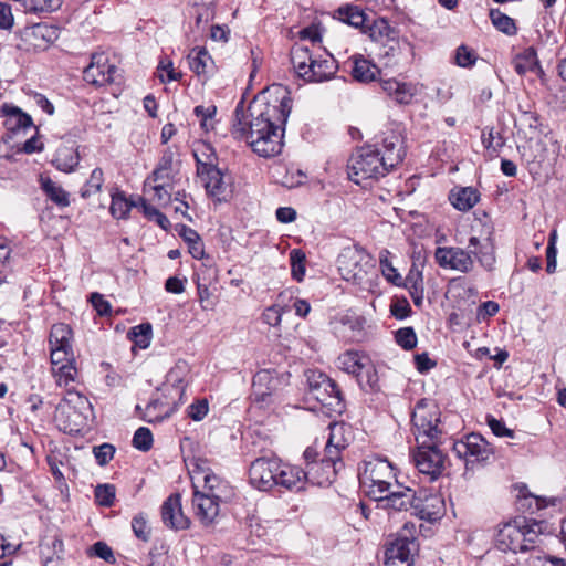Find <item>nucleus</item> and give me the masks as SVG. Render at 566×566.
I'll use <instances>...</instances> for the list:
<instances>
[{
  "instance_id": "338daca9",
  "label": "nucleus",
  "mask_w": 566,
  "mask_h": 566,
  "mask_svg": "<svg viewBox=\"0 0 566 566\" xmlns=\"http://www.w3.org/2000/svg\"><path fill=\"white\" fill-rule=\"evenodd\" d=\"M518 123L522 127H526L530 133L537 132L541 125L538 115L533 112H523L518 118Z\"/></svg>"
},
{
  "instance_id": "f704fd0d",
  "label": "nucleus",
  "mask_w": 566,
  "mask_h": 566,
  "mask_svg": "<svg viewBox=\"0 0 566 566\" xmlns=\"http://www.w3.org/2000/svg\"><path fill=\"white\" fill-rule=\"evenodd\" d=\"M190 69L202 75L212 69L213 61L205 48L193 49L188 55Z\"/></svg>"
},
{
  "instance_id": "7ed1b4c3",
  "label": "nucleus",
  "mask_w": 566,
  "mask_h": 566,
  "mask_svg": "<svg viewBox=\"0 0 566 566\" xmlns=\"http://www.w3.org/2000/svg\"><path fill=\"white\" fill-rule=\"evenodd\" d=\"M310 45L295 43L290 52L296 75L307 83H322L333 78L338 70L337 61L321 48L323 38H307Z\"/></svg>"
},
{
  "instance_id": "c03bdc74",
  "label": "nucleus",
  "mask_w": 566,
  "mask_h": 566,
  "mask_svg": "<svg viewBox=\"0 0 566 566\" xmlns=\"http://www.w3.org/2000/svg\"><path fill=\"white\" fill-rule=\"evenodd\" d=\"M389 251L382 250L379 255V263L382 275L387 279L388 282L392 283L396 286L402 285V276L398 273V271L394 268L392 263L389 260Z\"/></svg>"
},
{
  "instance_id": "9b49d317",
  "label": "nucleus",
  "mask_w": 566,
  "mask_h": 566,
  "mask_svg": "<svg viewBox=\"0 0 566 566\" xmlns=\"http://www.w3.org/2000/svg\"><path fill=\"white\" fill-rule=\"evenodd\" d=\"M280 460L276 458H258L250 464L249 482L260 491H270L276 486Z\"/></svg>"
},
{
  "instance_id": "a878e982",
  "label": "nucleus",
  "mask_w": 566,
  "mask_h": 566,
  "mask_svg": "<svg viewBox=\"0 0 566 566\" xmlns=\"http://www.w3.org/2000/svg\"><path fill=\"white\" fill-rule=\"evenodd\" d=\"M1 114L6 117L4 125L8 130L15 132L33 125L31 116L18 106L4 103L1 106Z\"/></svg>"
},
{
  "instance_id": "2f4dec72",
  "label": "nucleus",
  "mask_w": 566,
  "mask_h": 566,
  "mask_svg": "<svg viewBox=\"0 0 566 566\" xmlns=\"http://www.w3.org/2000/svg\"><path fill=\"white\" fill-rule=\"evenodd\" d=\"M449 199L455 209L468 211L476 205L480 193L473 187H463L457 191L452 190Z\"/></svg>"
},
{
  "instance_id": "473e14b6",
  "label": "nucleus",
  "mask_w": 566,
  "mask_h": 566,
  "mask_svg": "<svg viewBox=\"0 0 566 566\" xmlns=\"http://www.w3.org/2000/svg\"><path fill=\"white\" fill-rule=\"evenodd\" d=\"M369 359L356 350H347L338 357L339 368L356 377L366 368Z\"/></svg>"
},
{
  "instance_id": "9d476101",
  "label": "nucleus",
  "mask_w": 566,
  "mask_h": 566,
  "mask_svg": "<svg viewBox=\"0 0 566 566\" xmlns=\"http://www.w3.org/2000/svg\"><path fill=\"white\" fill-rule=\"evenodd\" d=\"M452 451L459 459L469 462L485 461L493 453L490 443L480 433H470L452 442Z\"/></svg>"
},
{
  "instance_id": "6ab92c4d",
  "label": "nucleus",
  "mask_w": 566,
  "mask_h": 566,
  "mask_svg": "<svg viewBox=\"0 0 566 566\" xmlns=\"http://www.w3.org/2000/svg\"><path fill=\"white\" fill-rule=\"evenodd\" d=\"M308 474H312V472L280 461L276 486L284 488L289 491H301L304 489L306 482L311 483Z\"/></svg>"
},
{
  "instance_id": "4468645a",
  "label": "nucleus",
  "mask_w": 566,
  "mask_h": 566,
  "mask_svg": "<svg viewBox=\"0 0 566 566\" xmlns=\"http://www.w3.org/2000/svg\"><path fill=\"white\" fill-rule=\"evenodd\" d=\"M116 72V66L108 64L107 57L103 53H96L92 55L91 64L84 69L83 78L88 84L103 86L115 81Z\"/></svg>"
},
{
  "instance_id": "1a4fd4ad",
  "label": "nucleus",
  "mask_w": 566,
  "mask_h": 566,
  "mask_svg": "<svg viewBox=\"0 0 566 566\" xmlns=\"http://www.w3.org/2000/svg\"><path fill=\"white\" fill-rule=\"evenodd\" d=\"M418 549L419 544L412 535L399 534L386 547L385 566H413V557Z\"/></svg>"
},
{
  "instance_id": "680f3d73",
  "label": "nucleus",
  "mask_w": 566,
  "mask_h": 566,
  "mask_svg": "<svg viewBox=\"0 0 566 566\" xmlns=\"http://www.w3.org/2000/svg\"><path fill=\"white\" fill-rule=\"evenodd\" d=\"M74 361L73 349H66V347L51 346V363L52 367L57 368L62 364H69Z\"/></svg>"
},
{
  "instance_id": "f257e3e1",
  "label": "nucleus",
  "mask_w": 566,
  "mask_h": 566,
  "mask_svg": "<svg viewBox=\"0 0 566 566\" xmlns=\"http://www.w3.org/2000/svg\"><path fill=\"white\" fill-rule=\"evenodd\" d=\"M292 109V99L284 96L277 105L254 99L248 107L241 99L234 109L231 134L245 140L260 157L281 154L284 126Z\"/></svg>"
},
{
  "instance_id": "6e6d98bb",
  "label": "nucleus",
  "mask_w": 566,
  "mask_h": 566,
  "mask_svg": "<svg viewBox=\"0 0 566 566\" xmlns=\"http://www.w3.org/2000/svg\"><path fill=\"white\" fill-rule=\"evenodd\" d=\"M329 437L327 439V443L333 447H337L340 450H344L348 446V439L345 438V427L340 423H332L328 427Z\"/></svg>"
},
{
  "instance_id": "72a5a7b5",
  "label": "nucleus",
  "mask_w": 566,
  "mask_h": 566,
  "mask_svg": "<svg viewBox=\"0 0 566 566\" xmlns=\"http://www.w3.org/2000/svg\"><path fill=\"white\" fill-rule=\"evenodd\" d=\"M517 523L523 532L524 544H528L527 551L533 549L539 536L543 534L545 528L544 522L536 520L527 521L525 517H517Z\"/></svg>"
},
{
  "instance_id": "09e8293b",
  "label": "nucleus",
  "mask_w": 566,
  "mask_h": 566,
  "mask_svg": "<svg viewBox=\"0 0 566 566\" xmlns=\"http://www.w3.org/2000/svg\"><path fill=\"white\" fill-rule=\"evenodd\" d=\"M96 502L104 507H111L114 504L116 488L114 484H98L94 491Z\"/></svg>"
},
{
  "instance_id": "774afa93",
  "label": "nucleus",
  "mask_w": 566,
  "mask_h": 566,
  "mask_svg": "<svg viewBox=\"0 0 566 566\" xmlns=\"http://www.w3.org/2000/svg\"><path fill=\"white\" fill-rule=\"evenodd\" d=\"M203 476V489L206 490V493H216V490L220 488L221 480L219 476H217L211 470H203L202 471Z\"/></svg>"
},
{
  "instance_id": "20e7f679",
  "label": "nucleus",
  "mask_w": 566,
  "mask_h": 566,
  "mask_svg": "<svg viewBox=\"0 0 566 566\" xmlns=\"http://www.w3.org/2000/svg\"><path fill=\"white\" fill-rule=\"evenodd\" d=\"M468 248H473V250H464L460 247H438L434 252L436 262L442 269L469 273L473 270L474 259H476L486 271L494 270L495 247L490 238L481 242L478 237H471Z\"/></svg>"
},
{
  "instance_id": "864d4df0",
  "label": "nucleus",
  "mask_w": 566,
  "mask_h": 566,
  "mask_svg": "<svg viewBox=\"0 0 566 566\" xmlns=\"http://www.w3.org/2000/svg\"><path fill=\"white\" fill-rule=\"evenodd\" d=\"M104 182L103 171L101 168H95L90 179L86 181L85 186L81 190V196L83 198H88L94 193L101 191L102 185Z\"/></svg>"
},
{
  "instance_id": "7c9ffc66",
  "label": "nucleus",
  "mask_w": 566,
  "mask_h": 566,
  "mask_svg": "<svg viewBox=\"0 0 566 566\" xmlns=\"http://www.w3.org/2000/svg\"><path fill=\"white\" fill-rule=\"evenodd\" d=\"M63 548V541L56 536L43 541L40 544L43 566H56L62 559Z\"/></svg>"
},
{
  "instance_id": "bf43d9fd",
  "label": "nucleus",
  "mask_w": 566,
  "mask_h": 566,
  "mask_svg": "<svg viewBox=\"0 0 566 566\" xmlns=\"http://www.w3.org/2000/svg\"><path fill=\"white\" fill-rule=\"evenodd\" d=\"M116 448L112 443H102L93 447V454L101 467H105L114 458Z\"/></svg>"
},
{
  "instance_id": "0e129e2a",
  "label": "nucleus",
  "mask_w": 566,
  "mask_h": 566,
  "mask_svg": "<svg viewBox=\"0 0 566 566\" xmlns=\"http://www.w3.org/2000/svg\"><path fill=\"white\" fill-rule=\"evenodd\" d=\"M488 426L496 437L514 438L515 432L512 429L506 428L505 423L501 420L489 416L486 419Z\"/></svg>"
},
{
  "instance_id": "6e6552de",
  "label": "nucleus",
  "mask_w": 566,
  "mask_h": 566,
  "mask_svg": "<svg viewBox=\"0 0 566 566\" xmlns=\"http://www.w3.org/2000/svg\"><path fill=\"white\" fill-rule=\"evenodd\" d=\"M308 394L323 406L343 408L344 397L338 385L327 375L317 370L306 373Z\"/></svg>"
},
{
  "instance_id": "5fc2aeb1",
  "label": "nucleus",
  "mask_w": 566,
  "mask_h": 566,
  "mask_svg": "<svg viewBox=\"0 0 566 566\" xmlns=\"http://www.w3.org/2000/svg\"><path fill=\"white\" fill-rule=\"evenodd\" d=\"M132 443L137 450L144 452L150 450L153 447L151 431L146 427L138 428L134 433Z\"/></svg>"
},
{
  "instance_id": "393cba45",
  "label": "nucleus",
  "mask_w": 566,
  "mask_h": 566,
  "mask_svg": "<svg viewBox=\"0 0 566 566\" xmlns=\"http://www.w3.org/2000/svg\"><path fill=\"white\" fill-rule=\"evenodd\" d=\"M512 63L515 72L518 75H525L527 72L535 73L538 76H542L544 74V71L539 65L536 51L532 46L516 54Z\"/></svg>"
},
{
  "instance_id": "49530a36",
  "label": "nucleus",
  "mask_w": 566,
  "mask_h": 566,
  "mask_svg": "<svg viewBox=\"0 0 566 566\" xmlns=\"http://www.w3.org/2000/svg\"><path fill=\"white\" fill-rule=\"evenodd\" d=\"M157 76L160 83H168L179 81L182 76L181 72L175 70L172 61L168 57H163L157 66Z\"/></svg>"
},
{
  "instance_id": "4d7b16f0",
  "label": "nucleus",
  "mask_w": 566,
  "mask_h": 566,
  "mask_svg": "<svg viewBox=\"0 0 566 566\" xmlns=\"http://www.w3.org/2000/svg\"><path fill=\"white\" fill-rule=\"evenodd\" d=\"M482 143L486 149L496 153L504 146L505 139L494 128H490L488 132L485 129L482 132Z\"/></svg>"
},
{
  "instance_id": "f3484780",
  "label": "nucleus",
  "mask_w": 566,
  "mask_h": 566,
  "mask_svg": "<svg viewBox=\"0 0 566 566\" xmlns=\"http://www.w3.org/2000/svg\"><path fill=\"white\" fill-rule=\"evenodd\" d=\"M220 495L218 493H206L195 489L192 496V506L196 516L205 525L213 523L219 514Z\"/></svg>"
},
{
  "instance_id": "b1692460",
  "label": "nucleus",
  "mask_w": 566,
  "mask_h": 566,
  "mask_svg": "<svg viewBox=\"0 0 566 566\" xmlns=\"http://www.w3.org/2000/svg\"><path fill=\"white\" fill-rule=\"evenodd\" d=\"M333 18L338 22L346 23L361 30L363 32H365V28H369V21L366 13L357 6L347 4L345 7H340L335 11Z\"/></svg>"
},
{
  "instance_id": "603ef678",
  "label": "nucleus",
  "mask_w": 566,
  "mask_h": 566,
  "mask_svg": "<svg viewBox=\"0 0 566 566\" xmlns=\"http://www.w3.org/2000/svg\"><path fill=\"white\" fill-rule=\"evenodd\" d=\"M86 552L88 556L98 557L108 564L113 565L116 563V557L114 555L112 547L105 542L98 541L94 543L92 546L87 548Z\"/></svg>"
},
{
  "instance_id": "5701e85b",
  "label": "nucleus",
  "mask_w": 566,
  "mask_h": 566,
  "mask_svg": "<svg viewBox=\"0 0 566 566\" xmlns=\"http://www.w3.org/2000/svg\"><path fill=\"white\" fill-rule=\"evenodd\" d=\"M340 449L333 447L326 442L324 450V458L322 459V465L326 468V474L322 478H311V483L314 485H328L337 475V463L340 462Z\"/></svg>"
},
{
  "instance_id": "37998d69",
  "label": "nucleus",
  "mask_w": 566,
  "mask_h": 566,
  "mask_svg": "<svg viewBox=\"0 0 566 566\" xmlns=\"http://www.w3.org/2000/svg\"><path fill=\"white\" fill-rule=\"evenodd\" d=\"M172 164H174V153L170 148L164 150L158 166L153 171L154 181H159L161 179H169L172 172Z\"/></svg>"
},
{
  "instance_id": "423d86ee",
  "label": "nucleus",
  "mask_w": 566,
  "mask_h": 566,
  "mask_svg": "<svg viewBox=\"0 0 566 566\" xmlns=\"http://www.w3.org/2000/svg\"><path fill=\"white\" fill-rule=\"evenodd\" d=\"M391 496L387 504L396 512L411 511L412 515L427 522L440 520L444 514V500L436 492L406 486Z\"/></svg>"
},
{
  "instance_id": "c756f323",
  "label": "nucleus",
  "mask_w": 566,
  "mask_h": 566,
  "mask_svg": "<svg viewBox=\"0 0 566 566\" xmlns=\"http://www.w3.org/2000/svg\"><path fill=\"white\" fill-rule=\"evenodd\" d=\"M401 286L409 291L413 304L417 307H421L423 303V277L422 272L415 264L411 266L406 279L402 280Z\"/></svg>"
},
{
  "instance_id": "f03ea898",
  "label": "nucleus",
  "mask_w": 566,
  "mask_h": 566,
  "mask_svg": "<svg viewBox=\"0 0 566 566\" xmlns=\"http://www.w3.org/2000/svg\"><path fill=\"white\" fill-rule=\"evenodd\" d=\"M440 410L437 405L429 403L424 399L417 402L411 422L415 429L416 440L419 443L413 460L420 473L436 480L444 468L446 455L438 448L442 430L440 424Z\"/></svg>"
},
{
  "instance_id": "c9c22d12",
  "label": "nucleus",
  "mask_w": 566,
  "mask_h": 566,
  "mask_svg": "<svg viewBox=\"0 0 566 566\" xmlns=\"http://www.w3.org/2000/svg\"><path fill=\"white\" fill-rule=\"evenodd\" d=\"M133 207H137V197L126 198L123 192L112 195L109 211L114 218L126 219Z\"/></svg>"
},
{
  "instance_id": "e2e57ef3",
  "label": "nucleus",
  "mask_w": 566,
  "mask_h": 566,
  "mask_svg": "<svg viewBox=\"0 0 566 566\" xmlns=\"http://www.w3.org/2000/svg\"><path fill=\"white\" fill-rule=\"evenodd\" d=\"M518 502L522 507L527 506V509L532 507V502H535L536 510H539L542 507H545L544 500H542L538 496H534L532 493L528 492L527 486L525 484L518 486Z\"/></svg>"
},
{
  "instance_id": "4c0bfd02",
  "label": "nucleus",
  "mask_w": 566,
  "mask_h": 566,
  "mask_svg": "<svg viewBox=\"0 0 566 566\" xmlns=\"http://www.w3.org/2000/svg\"><path fill=\"white\" fill-rule=\"evenodd\" d=\"M41 186L48 198L59 207L64 208L70 205L69 192H66L61 186H57L50 178H42Z\"/></svg>"
},
{
  "instance_id": "a211bd4d",
  "label": "nucleus",
  "mask_w": 566,
  "mask_h": 566,
  "mask_svg": "<svg viewBox=\"0 0 566 566\" xmlns=\"http://www.w3.org/2000/svg\"><path fill=\"white\" fill-rule=\"evenodd\" d=\"M496 543L501 551L513 553L527 552L528 544H524L523 532L521 531L517 517L505 523L496 534Z\"/></svg>"
},
{
  "instance_id": "ea45409f",
  "label": "nucleus",
  "mask_w": 566,
  "mask_h": 566,
  "mask_svg": "<svg viewBox=\"0 0 566 566\" xmlns=\"http://www.w3.org/2000/svg\"><path fill=\"white\" fill-rule=\"evenodd\" d=\"M52 373L55 377L57 386L65 387L66 390L71 389L70 386L75 382L77 377V369L74 365V361L62 364L57 368L52 367Z\"/></svg>"
},
{
  "instance_id": "dca6fc26",
  "label": "nucleus",
  "mask_w": 566,
  "mask_h": 566,
  "mask_svg": "<svg viewBox=\"0 0 566 566\" xmlns=\"http://www.w3.org/2000/svg\"><path fill=\"white\" fill-rule=\"evenodd\" d=\"M92 411H81L73 409L69 405H57L55 410V420L60 429L65 433H78L87 424Z\"/></svg>"
},
{
  "instance_id": "a19ab883",
  "label": "nucleus",
  "mask_w": 566,
  "mask_h": 566,
  "mask_svg": "<svg viewBox=\"0 0 566 566\" xmlns=\"http://www.w3.org/2000/svg\"><path fill=\"white\" fill-rule=\"evenodd\" d=\"M127 335L136 346L145 349L150 345L153 327L149 323H143L132 327Z\"/></svg>"
},
{
  "instance_id": "2eb2a0df",
  "label": "nucleus",
  "mask_w": 566,
  "mask_h": 566,
  "mask_svg": "<svg viewBox=\"0 0 566 566\" xmlns=\"http://www.w3.org/2000/svg\"><path fill=\"white\" fill-rule=\"evenodd\" d=\"M160 514L164 525L170 530L184 531L190 526V520L182 512L179 493L170 494L164 501Z\"/></svg>"
},
{
  "instance_id": "cd10ccee",
  "label": "nucleus",
  "mask_w": 566,
  "mask_h": 566,
  "mask_svg": "<svg viewBox=\"0 0 566 566\" xmlns=\"http://www.w3.org/2000/svg\"><path fill=\"white\" fill-rule=\"evenodd\" d=\"M80 156L74 145L60 146L52 160L53 166L63 172H71L78 165Z\"/></svg>"
},
{
  "instance_id": "412c9836",
  "label": "nucleus",
  "mask_w": 566,
  "mask_h": 566,
  "mask_svg": "<svg viewBox=\"0 0 566 566\" xmlns=\"http://www.w3.org/2000/svg\"><path fill=\"white\" fill-rule=\"evenodd\" d=\"M406 155L402 147V139L398 134L391 133L382 140L380 158L388 171L399 165Z\"/></svg>"
},
{
  "instance_id": "052dcab7",
  "label": "nucleus",
  "mask_w": 566,
  "mask_h": 566,
  "mask_svg": "<svg viewBox=\"0 0 566 566\" xmlns=\"http://www.w3.org/2000/svg\"><path fill=\"white\" fill-rule=\"evenodd\" d=\"M454 61L455 64L461 67L472 66L476 61V53L474 52V50L468 48L464 44H461L455 50Z\"/></svg>"
},
{
  "instance_id": "f8f14e48",
  "label": "nucleus",
  "mask_w": 566,
  "mask_h": 566,
  "mask_svg": "<svg viewBox=\"0 0 566 566\" xmlns=\"http://www.w3.org/2000/svg\"><path fill=\"white\" fill-rule=\"evenodd\" d=\"M368 263V254L357 247L344 248L337 258L338 270L346 281H360L366 274L364 265Z\"/></svg>"
},
{
  "instance_id": "8fccbe9b",
  "label": "nucleus",
  "mask_w": 566,
  "mask_h": 566,
  "mask_svg": "<svg viewBox=\"0 0 566 566\" xmlns=\"http://www.w3.org/2000/svg\"><path fill=\"white\" fill-rule=\"evenodd\" d=\"M132 528L135 536L143 541L148 542L151 534V528L148 525L147 515L145 513H138L132 520Z\"/></svg>"
},
{
  "instance_id": "de8ad7c7",
  "label": "nucleus",
  "mask_w": 566,
  "mask_h": 566,
  "mask_svg": "<svg viewBox=\"0 0 566 566\" xmlns=\"http://www.w3.org/2000/svg\"><path fill=\"white\" fill-rule=\"evenodd\" d=\"M490 18L497 31L507 35L514 34L516 32V27L513 19L502 13L501 11L491 10Z\"/></svg>"
},
{
  "instance_id": "a18cd8bd",
  "label": "nucleus",
  "mask_w": 566,
  "mask_h": 566,
  "mask_svg": "<svg viewBox=\"0 0 566 566\" xmlns=\"http://www.w3.org/2000/svg\"><path fill=\"white\" fill-rule=\"evenodd\" d=\"M59 405H69L73 409L81 411H93L88 399L76 390L67 389L64 398Z\"/></svg>"
},
{
  "instance_id": "58836bf2",
  "label": "nucleus",
  "mask_w": 566,
  "mask_h": 566,
  "mask_svg": "<svg viewBox=\"0 0 566 566\" xmlns=\"http://www.w3.org/2000/svg\"><path fill=\"white\" fill-rule=\"evenodd\" d=\"M72 329L64 323L54 324L50 332L49 343L50 346L72 348Z\"/></svg>"
},
{
  "instance_id": "e433bc0d",
  "label": "nucleus",
  "mask_w": 566,
  "mask_h": 566,
  "mask_svg": "<svg viewBox=\"0 0 566 566\" xmlns=\"http://www.w3.org/2000/svg\"><path fill=\"white\" fill-rule=\"evenodd\" d=\"M379 73V69L365 59H356L352 70V76L354 80L368 83L376 78V74Z\"/></svg>"
},
{
  "instance_id": "bb28decb",
  "label": "nucleus",
  "mask_w": 566,
  "mask_h": 566,
  "mask_svg": "<svg viewBox=\"0 0 566 566\" xmlns=\"http://www.w3.org/2000/svg\"><path fill=\"white\" fill-rule=\"evenodd\" d=\"M179 401H174L170 406L169 402L163 401L160 399L151 400L145 409V413L143 415V419L149 423L160 422L164 419L171 416L172 412L178 408Z\"/></svg>"
},
{
  "instance_id": "13d9d810",
  "label": "nucleus",
  "mask_w": 566,
  "mask_h": 566,
  "mask_svg": "<svg viewBox=\"0 0 566 566\" xmlns=\"http://www.w3.org/2000/svg\"><path fill=\"white\" fill-rule=\"evenodd\" d=\"M396 342L406 350L417 346V335L412 327L399 328L395 334Z\"/></svg>"
},
{
  "instance_id": "4be33fe9",
  "label": "nucleus",
  "mask_w": 566,
  "mask_h": 566,
  "mask_svg": "<svg viewBox=\"0 0 566 566\" xmlns=\"http://www.w3.org/2000/svg\"><path fill=\"white\" fill-rule=\"evenodd\" d=\"M380 87L384 93L398 104H410L417 94L415 85L397 81L396 78L380 80Z\"/></svg>"
},
{
  "instance_id": "ddd939ff",
  "label": "nucleus",
  "mask_w": 566,
  "mask_h": 566,
  "mask_svg": "<svg viewBox=\"0 0 566 566\" xmlns=\"http://www.w3.org/2000/svg\"><path fill=\"white\" fill-rule=\"evenodd\" d=\"M197 174L205 184L207 193L217 201H226L229 195L223 174L212 161L203 163L196 154Z\"/></svg>"
},
{
  "instance_id": "c85d7f7f",
  "label": "nucleus",
  "mask_w": 566,
  "mask_h": 566,
  "mask_svg": "<svg viewBox=\"0 0 566 566\" xmlns=\"http://www.w3.org/2000/svg\"><path fill=\"white\" fill-rule=\"evenodd\" d=\"M275 380L266 370L256 373L252 381V395L258 402H268L274 389Z\"/></svg>"
},
{
  "instance_id": "3c124183",
  "label": "nucleus",
  "mask_w": 566,
  "mask_h": 566,
  "mask_svg": "<svg viewBox=\"0 0 566 566\" xmlns=\"http://www.w3.org/2000/svg\"><path fill=\"white\" fill-rule=\"evenodd\" d=\"M291 272L293 279L297 282L303 281L305 275V254L298 249H294L290 252Z\"/></svg>"
},
{
  "instance_id": "39448f33",
  "label": "nucleus",
  "mask_w": 566,
  "mask_h": 566,
  "mask_svg": "<svg viewBox=\"0 0 566 566\" xmlns=\"http://www.w3.org/2000/svg\"><path fill=\"white\" fill-rule=\"evenodd\" d=\"M360 485L367 496L379 503L385 510H390L387 504L391 494L400 492L406 486L397 483L392 464L380 458L364 462V469L359 473Z\"/></svg>"
},
{
  "instance_id": "aec40b11",
  "label": "nucleus",
  "mask_w": 566,
  "mask_h": 566,
  "mask_svg": "<svg viewBox=\"0 0 566 566\" xmlns=\"http://www.w3.org/2000/svg\"><path fill=\"white\" fill-rule=\"evenodd\" d=\"M188 374V366L185 361H178L167 374L166 382L163 390L171 398H178L181 403V398L186 389V376Z\"/></svg>"
},
{
  "instance_id": "79ce46f5",
  "label": "nucleus",
  "mask_w": 566,
  "mask_h": 566,
  "mask_svg": "<svg viewBox=\"0 0 566 566\" xmlns=\"http://www.w3.org/2000/svg\"><path fill=\"white\" fill-rule=\"evenodd\" d=\"M356 378L363 390L370 392L380 390L379 376L374 366L367 364L366 368Z\"/></svg>"
},
{
  "instance_id": "0eeeda50",
  "label": "nucleus",
  "mask_w": 566,
  "mask_h": 566,
  "mask_svg": "<svg viewBox=\"0 0 566 566\" xmlns=\"http://www.w3.org/2000/svg\"><path fill=\"white\" fill-rule=\"evenodd\" d=\"M347 168L349 179L357 185L378 179L388 172L380 158V150L374 146H364L357 149L350 156Z\"/></svg>"
},
{
  "instance_id": "69168bd1",
  "label": "nucleus",
  "mask_w": 566,
  "mask_h": 566,
  "mask_svg": "<svg viewBox=\"0 0 566 566\" xmlns=\"http://www.w3.org/2000/svg\"><path fill=\"white\" fill-rule=\"evenodd\" d=\"M208 410V401L206 399L198 400L188 407V416L195 421H200L207 416Z\"/></svg>"
}]
</instances>
